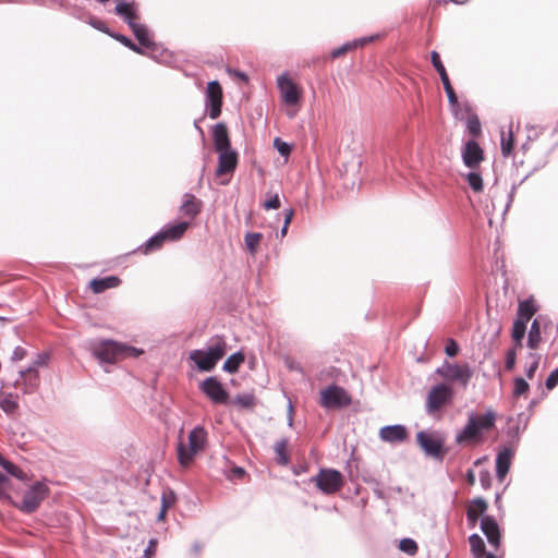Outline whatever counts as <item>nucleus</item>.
<instances>
[{
  "mask_svg": "<svg viewBox=\"0 0 558 558\" xmlns=\"http://www.w3.org/2000/svg\"><path fill=\"white\" fill-rule=\"evenodd\" d=\"M496 413L489 409L484 414L469 413L465 426L456 435L459 445L480 444L483 434L495 426Z\"/></svg>",
  "mask_w": 558,
  "mask_h": 558,
  "instance_id": "obj_1",
  "label": "nucleus"
},
{
  "mask_svg": "<svg viewBox=\"0 0 558 558\" xmlns=\"http://www.w3.org/2000/svg\"><path fill=\"white\" fill-rule=\"evenodd\" d=\"M93 354L104 363H117L126 357H137L144 353L142 349L114 340H100L92 343Z\"/></svg>",
  "mask_w": 558,
  "mask_h": 558,
  "instance_id": "obj_2",
  "label": "nucleus"
},
{
  "mask_svg": "<svg viewBox=\"0 0 558 558\" xmlns=\"http://www.w3.org/2000/svg\"><path fill=\"white\" fill-rule=\"evenodd\" d=\"M227 350V343L222 337L210 339L209 345L205 350H193L190 359L202 372H210L219 360H221Z\"/></svg>",
  "mask_w": 558,
  "mask_h": 558,
  "instance_id": "obj_3",
  "label": "nucleus"
},
{
  "mask_svg": "<svg viewBox=\"0 0 558 558\" xmlns=\"http://www.w3.org/2000/svg\"><path fill=\"white\" fill-rule=\"evenodd\" d=\"M207 442V432L203 426H195L187 436V442L180 440L178 444V460L182 466L192 463L195 456L203 451Z\"/></svg>",
  "mask_w": 558,
  "mask_h": 558,
  "instance_id": "obj_4",
  "label": "nucleus"
},
{
  "mask_svg": "<svg viewBox=\"0 0 558 558\" xmlns=\"http://www.w3.org/2000/svg\"><path fill=\"white\" fill-rule=\"evenodd\" d=\"M436 374L446 380L457 381L462 387H466L473 377V369L469 364L460 365L446 361L436 369Z\"/></svg>",
  "mask_w": 558,
  "mask_h": 558,
  "instance_id": "obj_5",
  "label": "nucleus"
},
{
  "mask_svg": "<svg viewBox=\"0 0 558 558\" xmlns=\"http://www.w3.org/2000/svg\"><path fill=\"white\" fill-rule=\"evenodd\" d=\"M453 398L452 388L445 384H438L430 388L427 393L425 410L427 414H434L439 411L442 407L450 403Z\"/></svg>",
  "mask_w": 558,
  "mask_h": 558,
  "instance_id": "obj_6",
  "label": "nucleus"
},
{
  "mask_svg": "<svg viewBox=\"0 0 558 558\" xmlns=\"http://www.w3.org/2000/svg\"><path fill=\"white\" fill-rule=\"evenodd\" d=\"M351 402V396L340 386L329 385L320 390L319 404L325 409H339L350 405Z\"/></svg>",
  "mask_w": 558,
  "mask_h": 558,
  "instance_id": "obj_7",
  "label": "nucleus"
},
{
  "mask_svg": "<svg viewBox=\"0 0 558 558\" xmlns=\"http://www.w3.org/2000/svg\"><path fill=\"white\" fill-rule=\"evenodd\" d=\"M189 228V222L181 221L175 225H168L146 242V252L159 248L166 240H179Z\"/></svg>",
  "mask_w": 558,
  "mask_h": 558,
  "instance_id": "obj_8",
  "label": "nucleus"
},
{
  "mask_svg": "<svg viewBox=\"0 0 558 558\" xmlns=\"http://www.w3.org/2000/svg\"><path fill=\"white\" fill-rule=\"evenodd\" d=\"M48 494L49 488L47 485L43 482H36L29 489L25 492L19 508L25 513H33L38 509Z\"/></svg>",
  "mask_w": 558,
  "mask_h": 558,
  "instance_id": "obj_9",
  "label": "nucleus"
},
{
  "mask_svg": "<svg viewBox=\"0 0 558 558\" xmlns=\"http://www.w3.org/2000/svg\"><path fill=\"white\" fill-rule=\"evenodd\" d=\"M312 481L323 493L328 495L337 493L343 484L342 474L333 469H322Z\"/></svg>",
  "mask_w": 558,
  "mask_h": 558,
  "instance_id": "obj_10",
  "label": "nucleus"
},
{
  "mask_svg": "<svg viewBox=\"0 0 558 558\" xmlns=\"http://www.w3.org/2000/svg\"><path fill=\"white\" fill-rule=\"evenodd\" d=\"M199 390L215 404H227L229 392L214 376L207 377L199 384Z\"/></svg>",
  "mask_w": 558,
  "mask_h": 558,
  "instance_id": "obj_11",
  "label": "nucleus"
},
{
  "mask_svg": "<svg viewBox=\"0 0 558 558\" xmlns=\"http://www.w3.org/2000/svg\"><path fill=\"white\" fill-rule=\"evenodd\" d=\"M222 89L217 81L207 84L206 107L210 119H217L221 113Z\"/></svg>",
  "mask_w": 558,
  "mask_h": 558,
  "instance_id": "obj_12",
  "label": "nucleus"
},
{
  "mask_svg": "<svg viewBox=\"0 0 558 558\" xmlns=\"http://www.w3.org/2000/svg\"><path fill=\"white\" fill-rule=\"evenodd\" d=\"M277 84L281 94L282 101L286 105L293 106L299 102L301 93L295 83L290 77H288L286 74H282L278 77Z\"/></svg>",
  "mask_w": 558,
  "mask_h": 558,
  "instance_id": "obj_13",
  "label": "nucleus"
},
{
  "mask_svg": "<svg viewBox=\"0 0 558 558\" xmlns=\"http://www.w3.org/2000/svg\"><path fill=\"white\" fill-rule=\"evenodd\" d=\"M218 167L216 174L218 177L232 173L238 165V153L232 149L218 150Z\"/></svg>",
  "mask_w": 558,
  "mask_h": 558,
  "instance_id": "obj_14",
  "label": "nucleus"
},
{
  "mask_svg": "<svg viewBox=\"0 0 558 558\" xmlns=\"http://www.w3.org/2000/svg\"><path fill=\"white\" fill-rule=\"evenodd\" d=\"M416 440L420 447L427 456L439 457L441 453L442 441L428 433L422 430L416 435Z\"/></svg>",
  "mask_w": 558,
  "mask_h": 558,
  "instance_id": "obj_15",
  "label": "nucleus"
},
{
  "mask_svg": "<svg viewBox=\"0 0 558 558\" xmlns=\"http://www.w3.org/2000/svg\"><path fill=\"white\" fill-rule=\"evenodd\" d=\"M480 527L488 543L495 548H498L500 545V530L496 520L493 517L485 515L481 520Z\"/></svg>",
  "mask_w": 558,
  "mask_h": 558,
  "instance_id": "obj_16",
  "label": "nucleus"
},
{
  "mask_svg": "<svg viewBox=\"0 0 558 558\" xmlns=\"http://www.w3.org/2000/svg\"><path fill=\"white\" fill-rule=\"evenodd\" d=\"M483 158V150L475 141H469L465 143L462 149V159L465 166L469 168H475L480 165Z\"/></svg>",
  "mask_w": 558,
  "mask_h": 558,
  "instance_id": "obj_17",
  "label": "nucleus"
},
{
  "mask_svg": "<svg viewBox=\"0 0 558 558\" xmlns=\"http://www.w3.org/2000/svg\"><path fill=\"white\" fill-rule=\"evenodd\" d=\"M407 436L408 433L403 425H388L379 430L380 439L386 442H402Z\"/></svg>",
  "mask_w": 558,
  "mask_h": 558,
  "instance_id": "obj_18",
  "label": "nucleus"
},
{
  "mask_svg": "<svg viewBox=\"0 0 558 558\" xmlns=\"http://www.w3.org/2000/svg\"><path fill=\"white\" fill-rule=\"evenodd\" d=\"M513 452L509 448L501 450L496 458V474L499 481H504L509 472Z\"/></svg>",
  "mask_w": 558,
  "mask_h": 558,
  "instance_id": "obj_19",
  "label": "nucleus"
},
{
  "mask_svg": "<svg viewBox=\"0 0 558 558\" xmlns=\"http://www.w3.org/2000/svg\"><path fill=\"white\" fill-rule=\"evenodd\" d=\"M213 140L216 151L231 148L227 126L223 123H217L213 130Z\"/></svg>",
  "mask_w": 558,
  "mask_h": 558,
  "instance_id": "obj_20",
  "label": "nucleus"
},
{
  "mask_svg": "<svg viewBox=\"0 0 558 558\" xmlns=\"http://www.w3.org/2000/svg\"><path fill=\"white\" fill-rule=\"evenodd\" d=\"M487 509V504L484 499L478 498L473 500L466 510L468 522L472 527H474L477 523L478 518L484 514Z\"/></svg>",
  "mask_w": 558,
  "mask_h": 558,
  "instance_id": "obj_21",
  "label": "nucleus"
},
{
  "mask_svg": "<svg viewBox=\"0 0 558 558\" xmlns=\"http://www.w3.org/2000/svg\"><path fill=\"white\" fill-rule=\"evenodd\" d=\"M201 201L192 194H185L180 210L184 216L193 219L201 211Z\"/></svg>",
  "mask_w": 558,
  "mask_h": 558,
  "instance_id": "obj_22",
  "label": "nucleus"
},
{
  "mask_svg": "<svg viewBox=\"0 0 558 558\" xmlns=\"http://www.w3.org/2000/svg\"><path fill=\"white\" fill-rule=\"evenodd\" d=\"M121 280L116 276H110L100 279H93L89 283L94 293H101L107 289L116 288L120 284Z\"/></svg>",
  "mask_w": 558,
  "mask_h": 558,
  "instance_id": "obj_23",
  "label": "nucleus"
},
{
  "mask_svg": "<svg viewBox=\"0 0 558 558\" xmlns=\"http://www.w3.org/2000/svg\"><path fill=\"white\" fill-rule=\"evenodd\" d=\"M0 409L7 414L12 415L19 409V397L13 393H4L0 396Z\"/></svg>",
  "mask_w": 558,
  "mask_h": 558,
  "instance_id": "obj_24",
  "label": "nucleus"
},
{
  "mask_svg": "<svg viewBox=\"0 0 558 558\" xmlns=\"http://www.w3.org/2000/svg\"><path fill=\"white\" fill-rule=\"evenodd\" d=\"M373 39H374V37H364V38L356 39V40H353V41H350V43H345L342 46H340L339 48L333 49L331 51L330 56L333 59L338 58V57L347 53L349 50H352V49L357 48V47H362L365 44L371 43Z\"/></svg>",
  "mask_w": 558,
  "mask_h": 558,
  "instance_id": "obj_25",
  "label": "nucleus"
},
{
  "mask_svg": "<svg viewBox=\"0 0 558 558\" xmlns=\"http://www.w3.org/2000/svg\"><path fill=\"white\" fill-rule=\"evenodd\" d=\"M116 13L124 19L130 25L136 22V13L133 3L120 2L116 5Z\"/></svg>",
  "mask_w": 558,
  "mask_h": 558,
  "instance_id": "obj_26",
  "label": "nucleus"
},
{
  "mask_svg": "<svg viewBox=\"0 0 558 558\" xmlns=\"http://www.w3.org/2000/svg\"><path fill=\"white\" fill-rule=\"evenodd\" d=\"M536 307L532 300H525L519 303L517 319L529 323L535 314Z\"/></svg>",
  "mask_w": 558,
  "mask_h": 558,
  "instance_id": "obj_27",
  "label": "nucleus"
},
{
  "mask_svg": "<svg viewBox=\"0 0 558 558\" xmlns=\"http://www.w3.org/2000/svg\"><path fill=\"white\" fill-rule=\"evenodd\" d=\"M130 27L132 28L134 36L142 46L150 47L154 45L149 38V33L145 25L134 22L132 25H130Z\"/></svg>",
  "mask_w": 558,
  "mask_h": 558,
  "instance_id": "obj_28",
  "label": "nucleus"
},
{
  "mask_svg": "<svg viewBox=\"0 0 558 558\" xmlns=\"http://www.w3.org/2000/svg\"><path fill=\"white\" fill-rule=\"evenodd\" d=\"M526 325H527V323L520 320V319H515L513 323L511 337L514 341L515 348L522 347V340L525 336Z\"/></svg>",
  "mask_w": 558,
  "mask_h": 558,
  "instance_id": "obj_29",
  "label": "nucleus"
},
{
  "mask_svg": "<svg viewBox=\"0 0 558 558\" xmlns=\"http://www.w3.org/2000/svg\"><path fill=\"white\" fill-rule=\"evenodd\" d=\"M244 362V355L241 352H236L230 355L223 363L222 369L227 373H236L240 365Z\"/></svg>",
  "mask_w": 558,
  "mask_h": 558,
  "instance_id": "obj_30",
  "label": "nucleus"
},
{
  "mask_svg": "<svg viewBox=\"0 0 558 558\" xmlns=\"http://www.w3.org/2000/svg\"><path fill=\"white\" fill-rule=\"evenodd\" d=\"M275 452L277 454V462L280 465H287L290 461L288 454V439L282 438L275 445Z\"/></svg>",
  "mask_w": 558,
  "mask_h": 558,
  "instance_id": "obj_31",
  "label": "nucleus"
},
{
  "mask_svg": "<svg viewBox=\"0 0 558 558\" xmlns=\"http://www.w3.org/2000/svg\"><path fill=\"white\" fill-rule=\"evenodd\" d=\"M0 466H2L9 474L16 477L17 480L27 481V474L14 463L5 460L1 454Z\"/></svg>",
  "mask_w": 558,
  "mask_h": 558,
  "instance_id": "obj_32",
  "label": "nucleus"
},
{
  "mask_svg": "<svg viewBox=\"0 0 558 558\" xmlns=\"http://www.w3.org/2000/svg\"><path fill=\"white\" fill-rule=\"evenodd\" d=\"M542 340L541 337V326L537 319L532 322L529 336H527V345L531 349H536Z\"/></svg>",
  "mask_w": 558,
  "mask_h": 558,
  "instance_id": "obj_33",
  "label": "nucleus"
},
{
  "mask_svg": "<svg viewBox=\"0 0 558 558\" xmlns=\"http://www.w3.org/2000/svg\"><path fill=\"white\" fill-rule=\"evenodd\" d=\"M471 551L475 558H482L485 555V544L482 537L477 534H472L469 537Z\"/></svg>",
  "mask_w": 558,
  "mask_h": 558,
  "instance_id": "obj_34",
  "label": "nucleus"
},
{
  "mask_svg": "<svg viewBox=\"0 0 558 558\" xmlns=\"http://www.w3.org/2000/svg\"><path fill=\"white\" fill-rule=\"evenodd\" d=\"M430 60H432V63H433L435 70L438 72V74L440 76L442 85L450 83L447 71H446V69L440 60V56L437 51H432Z\"/></svg>",
  "mask_w": 558,
  "mask_h": 558,
  "instance_id": "obj_35",
  "label": "nucleus"
},
{
  "mask_svg": "<svg viewBox=\"0 0 558 558\" xmlns=\"http://www.w3.org/2000/svg\"><path fill=\"white\" fill-rule=\"evenodd\" d=\"M263 239V234L258 232H248L245 234L244 242L248 252L254 255Z\"/></svg>",
  "mask_w": 558,
  "mask_h": 558,
  "instance_id": "obj_36",
  "label": "nucleus"
},
{
  "mask_svg": "<svg viewBox=\"0 0 558 558\" xmlns=\"http://www.w3.org/2000/svg\"><path fill=\"white\" fill-rule=\"evenodd\" d=\"M514 138L511 128L506 135L505 131H501V153L505 157H508L513 149Z\"/></svg>",
  "mask_w": 558,
  "mask_h": 558,
  "instance_id": "obj_37",
  "label": "nucleus"
},
{
  "mask_svg": "<svg viewBox=\"0 0 558 558\" xmlns=\"http://www.w3.org/2000/svg\"><path fill=\"white\" fill-rule=\"evenodd\" d=\"M465 179H466L470 187L474 192L480 193L483 191L484 184H483V179L480 173L472 171L465 175Z\"/></svg>",
  "mask_w": 558,
  "mask_h": 558,
  "instance_id": "obj_38",
  "label": "nucleus"
},
{
  "mask_svg": "<svg viewBox=\"0 0 558 558\" xmlns=\"http://www.w3.org/2000/svg\"><path fill=\"white\" fill-rule=\"evenodd\" d=\"M530 389L527 381L522 377H517L513 380V397L519 398L524 396Z\"/></svg>",
  "mask_w": 558,
  "mask_h": 558,
  "instance_id": "obj_39",
  "label": "nucleus"
},
{
  "mask_svg": "<svg viewBox=\"0 0 558 558\" xmlns=\"http://www.w3.org/2000/svg\"><path fill=\"white\" fill-rule=\"evenodd\" d=\"M466 129L473 136H478L481 134V122L477 116L472 114L466 120Z\"/></svg>",
  "mask_w": 558,
  "mask_h": 558,
  "instance_id": "obj_40",
  "label": "nucleus"
},
{
  "mask_svg": "<svg viewBox=\"0 0 558 558\" xmlns=\"http://www.w3.org/2000/svg\"><path fill=\"white\" fill-rule=\"evenodd\" d=\"M527 359L530 360V364L525 368V375L529 379H532L534 377L536 369L538 368L539 355L530 353Z\"/></svg>",
  "mask_w": 558,
  "mask_h": 558,
  "instance_id": "obj_41",
  "label": "nucleus"
},
{
  "mask_svg": "<svg viewBox=\"0 0 558 558\" xmlns=\"http://www.w3.org/2000/svg\"><path fill=\"white\" fill-rule=\"evenodd\" d=\"M400 550L409 555H414L417 551V544L412 538H403L399 544Z\"/></svg>",
  "mask_w": 558,
  "mask_h": 558,
  "instance_id": "obj_42",
  "label": "nucleus"
},
{
  "mask_svg": "<svg viewBox=\"0 0 558 558\" xmlns=\"http://www.w3.org/2000/svg\"><path fill=\"white\" fill-rule=\"evenodd\" d=\"M20 376L22 378H29V380H34V384H33L34 386L37 385L38 371H37V368L35 367V365L33 363L27 368H25L23 371H20Z\"/></svg>",
  "mask_w": 558,
  "mask_h": 558,
  "instance_id": "obj_43",
  "label": "nucleus"
},
{
  "mask_svg": "<svg viewBox=\"0 0 558 558\" xmlns=\"http://www.w3.org/2000/svg\"><path fill=\"white\" fill-rule=\"evenodd\" d=\"M517 348L510 349L506 354L505 367L507 371H512L517 363Z\"/></svg>",
  "mask_w": 558,
  "mask_h": 558,
  "instance_id": "obj_44",
  "label": "nucleus"
},
{
  "mask_svg": "<svg viewBox=\"0 0 558 558\" xmlns=\"http://www.w3.org/2000/svg\"><path fill=\"white\" fill-rule=\"evenodd\" d=\"M274 145L281 156H289V154L291 151V146L288 143H286V142L281 141L279 137H277L274 141Z\"/></svg>",
  "mask_w": 558,
  "mask_h": 558,
  "instance_id": "obj_45",
  "label": "nucleus"
},
{
  "mask_svg": "<svg viewBox=\"0 0 558 558\" xmlns=\"http://www.w3.org/2000/svg\"><path fill=\"white\" fill-rule=\"evenodd\" d=\"M280 207V199L278 194L271 195L265 203L264 208L269 209H278Z\"/></svg>",
  "mask_w": 558,
  "mask_h": 558,
  "instance_id": "obj_46",
  "label": "nucleus"
},
{
  "mask_svg": "<svg viewBox=\"0 0 558 558\" xmlns=\"http://www.w3.org/2000/svg\"><path fill=\"white\" fill-rule=\"evenodd\" d=\"M557 384H558V367H557V368H555V369L549 374V376H548V377H547V379H546L545 385H546V388H547L548 390H551V389H554V388L557 386Z\"/></svg>",
  "mask_w": 558,
  "mask_h": 558,
  "instance_id": "obj_47",
  "label": "nucleus"
},
{
  "mask_svg": "<svg viewBox=\"0 0 558 558\" xmlns=\"http://www.w3.org/2000/svg\"><path fill=\"white\" fill-rule=\"evenodd\" d=\"M175 497L172 492H169L168 494L163 493L161 497V508L168 510L174 502Z\"/></svg>",
  "mask_w": 558,
  "mask_h": 558,
  "instance_id": "obj_48",
  "label": "nucleus"
},
{
  "mask_svg": "<svg viewBox=\"0 0 558 558\" xmlns=\"http://www.w3.org/2000/svg\"><path fill=\"white\" fill-rule=\"evenodd\" d=\"M445 352L448 356H451V357L457 355V353L459 352V345L457 344V342L453 339H449L447 341Z\"/></svg>",
  "mask_w": 558,
  "mask_h": 558,
  "instance_id": "obj_49",
  "label": "nucleus"
},
{
  "mask_svg": "<svg viewBox=\"0 0 558 558\" xmlns=\"http://www.w3.org/2000/svg\"><path fill=\"white\" fill-rule=\"evenodd\" d=\"M444 88H445V92L447 94L449 104L451 106H456L458 104V98H457V95H456V93L453 90V87L451 86V83H448V84L444 85Z\"/></svg>",
  "mask_w": 558,
  "mask_h": 558,
  "instance_id": "obj_50",
  "label": "nucleus"
},
{
  "mask_svg": "<svg viewBox=\"0 0 558 558\" xmlns=\"http://www.w3.org/2000/svg\"><path fill=\"white\" fill-rule=\"evenodd\" d=\"M27 355V351L25 348L23 347H16L14 350H13V353L11 355V361L12 362H19V361H22L25 356Z\"/></svg>",
  "mask_w": 558,
  "mask_h": 558,
  "instance_id": "obj_51",
  "label": "nucleus"
},
{
  "mask_svg": "<svg viewBox=\"0 0 558 558\" xmlns=\"http://www.w3.org/2000/svg\"><path fill=\"white\" fill-rule=\"evenodd\" d=\"M116 38L121 41L124 46L129 47L130 49L141 52L140 48L132 43V40L123 35H117Z\"/></svg>",
  "mask_w": 558,
  "mask_h": 558,
  "instance_id": "obj_52",
  "label": "nucleus"
},
{
  "mask_svg": "<svg viewBox=\"0 0 558 558\" xmlns=\"http://www.w3.org/2000/svg\"><path fill=\"white\" fill-rule=\"evenodd\" d=\"M480 481L484 488H488L490 485V476L488 472H481L480 473Z\"/></svg>",
  "mask_w": 558,
  "mask_h": 558,
  "instance_id": "obj_53",
  "label": "nucleus"
},
{
  "mask_svg": "<svg viewBox=\"0 0 558 558\" xmlns=\"http://www.w3.org/2000/svg\"><path fill=\"white\" fill-rule=\"evenodd\" d=\"M47 360L48 356L46 354H38L37 357L33 361V364L36 368H38L39 366L46 365Z\"/></svg>",
  "mask_w": 558,
  "mask_h": 558,
  "instance_id": "obj_54",
  "label": "nucleus"
},
{
  "mask_svg": "<svg viewBox=\"0 0 558 558\" xmlns=\"http://www.w3.org/2000/svg\"><path fill=\"white\" fill-rule=\"evenodd\" d=\"M292 217H293V210L292 209H287L284 211V225L286 227H289L291 220H292Z\"/></svg>",
  "mask_w": 558,
  "mask_h": 558,
  "instance_id": "obj_55",
  "label": "nucleus"
},
{
  "mask_svg": "<svg viewBox=\"0 0 558 558\" xmlns=\"http://www.w3.org/2000/svg\"><path fill=\"white\" fill-rule=\"evenodd\" d=\"M231 474L232 477H242L244 475V470L242 468H233Z\"/></svg>",
  "mask_w": 558,
  "mask_h": 558,
  "instance_id": "obj_56",
  "label": "nucleus"
},
{
  "mask_svg": "<svg viewBox=\"0 0 558 558\" xmlns=\"http://www.w3.org/2000/svg\"><path fill=\"white\" fill-rule=\"evenodd\" d=\"M466 480L470 485H473L475 483V474L472 470L468 472Z\"/></svg>",
  "mask_w": 558,
  "mask_h": 558,
  "instance_id": "obj_57",
  "label": "nucleus"
},
{
  "mask_svg": "<svg viewBox=\"0 0 558 558\" xmlns=\"http://www.w3.org/2000/svg\"><path fill=\"white\" fill-rule=\"evenodd\" d=\"M231 73H233L236 77H239L240 80H243V81H246L247 80V76L245 73L243 72H240V71H230Z\"/></svg>",
  "mask_w": 558,
  "mask_h": 558,
  "instance_id": "obj_58",
  "label": "nucleus"
},
{
  "mask_svg": "<svg viewBox=\"0 0 558 558\" xmlns=\"http://www.w3.org/2000/svg\"><path fill=\"white\" fill-rule=\"evenodd\" d=\"M92 25L96 27L97 29L102 31L104 29V23L101 21L93 22Z\"/></svg>",
  "mask_w": 558,
  "mask_h": 558,
  "instance_id": "obj_59",
  "label": "nucleus"
},
{
  "mask_svg": "<svg viewBox=\"0 0 558 558\" xmlns=\"http://www.w3.org/2000/svg\"><path fill=\"white\" fill-rule=\"evenodd\" d=\"M166 512H167V510H166V509H163V508H161V509H160V512H159V514H158V520H163V518H165V515H166Z\"/></svg>",
  "mask_w": 558,
  "mask_h": 558,
  "instance_id": "obj_60",
  "label": "nucleus"
},
{
  "mask_svg": "<svg viewBox=\"0 0 558 558\" xmlns=\"http://www.w3.org/2000/svg\"><path fill=\"white\" fill-rule=\"evenodd\" d=\"M193 550H194L195 554H198L199 550H201V546L198 544H194L193 545Z\"/></svg>",
  "mask_w": 558,
  "mask_h": 558,
  "instance_id": "obj_61",
  "label": "nucleus"
},
{
  "mask_svg": "<svg viewBox=\"0 0 558 558\" xmlns=\"http://www.w3.org/2000/svg\"><path fill=\"white\" fill-rule=\"evenodd\" d=\"M288 227L283 223V227L281 229V235L284 236L287 234Z\"/></svg>",
  "mask_w": 558,
  "mask_h": 558,
  "instance_id": "obj_62",
  "label": "nucleus"
},
{
  "mask_svg": "<svg viewBox=\"0 0 558 558\" xmlns=\"http://www.w3.org/2000/svg\"><path fill=\"white\" fill-rule=\"evenodd\" d=\"M290 367H291V368H293V369H296V371H299V372H302V368H301L300 366H296V365H292V364H291V365H290Z\"/></svg>",
  "mask_w": 558,
  "mask_h": 558,
  "instance_id": "obj_63",
  "label": "nucleus"
},
{
  "mask_svg": "<svg viewBox=\"0 0 558 558\" xmlns=\"http://www.w3.org/2000/svg\"><path fill=\"white\" fill-rule=\"evenodd\" d=\"M149 553H150V549H149V548H147V549L145 550V556H146L147 558H149V556H148V555H149Z\"/></svg>",
  "mask_w": 558,
  "mask_h": 558,
  "instance_id": "obj_64",
  "label": "nucleus"
}]
</instances>
